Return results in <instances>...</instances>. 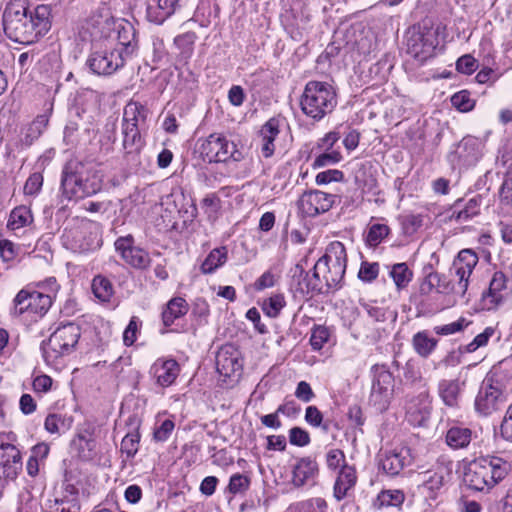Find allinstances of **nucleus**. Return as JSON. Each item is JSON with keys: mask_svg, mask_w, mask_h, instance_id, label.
I'll use <instances>...</instances> for the list:
<instances>
[{"mask_svg": "<svg viewBox=\"0 0 512 512\" xmlns=\"http://www.w3.org/2000/svg\"><path fill=\"white\" fill-rule=\"evenodd\" d=\"M438 340L430 337L427 330L417 332L412 338V345L416 353L423 357H429L437 347Z\"/></svg>", "mask_w": 512, "mask_h": 512, "instance_id": "nucleus-37", "label": "nucleus"}, {"mask_svg": "<svg viewBox=\"0 0 512 512\" xmlns=\"http://www.w3.org/2000/svg\"><path fill=\"white\" fill-rule=\"evenodd\" d=\"M306 422L313 427H322L327 432L328 424H323V414L316 406H308L305 411Z\"/></svg>", "mask_w": 512, "mask_h": 512, "instance_id": "nucleus-59", "label": "nucleus"}, {"mask_svg": "<svg viewBox=\"0 0 512 512\" xmlns=\"http://www.w3.org/2000/svg\"><path fill=\"white\" fill-rule=\"evenodd\" d=\"M117 30V47H114L122 54L123 58L127 61L131 59L138 50L137 32L132 23L126 20H119L116 22Z\"/></svg>", "mask_w": 512, "mask_h": 512, "instance_id": "nucleus-21", "label": "nucleus"}, {"mask_svg": "<svg viewBox=\"0 0 512 512\" xmlns=\"http://www.w3.org/2000/svg\"><path fill=\"white\" fill-rule=\"evenodd\" d=\"M199 153L203 161L208 163L226 162L229 159L240 161L243 158L242 153L236 149L235 143L220 133H212L203 139L199 146Z\"/></svg>", "mask_w": 512, "mask_h": 512, "instance_id": "nucleus-8", "label": "nucleus"}, {"mask_svg": "<svg viewBox=\"0 0 512 512\" xmlns=\"http://www.w3.org/2000/svg\"><path fill=\"white\" fill-rule=\"evenodd\" d=\"M231 350L232 347H223L216 355V369L224 377H231L241 368L238 358Z\"/></svg>", "mask_w": 512, "mask_h": 512, "instance_id": "nucleus-35", "label": "nucleus"}, {"mask_svg": "<svg viewBox=\"0 0 512 512\" xmlns=\"http://www.w3.org/2000/svg\"><path fill=\"white\" fill-rule=\"evenodd\" d=\"M228 259V250L225 246L214 248L202 262L200 270L203 274H212L222 267Z\"/></svg>", "mask_w": 512, "mask_h": 512, "instance_id": "nucleus-36", "label": "nucleus"}, {"mask_svg": "<svg viewBox=\"0 0 512 512\" xmlns=\"http://www.w3.org/2000/svg\"><path fill=\"white\" fill-rule=\"evenodd\" d=\"M114 246L116 252L130 266L145 269L150 265L151 259L148 252L135 246V240L131 234L117 238Z\"/></svg>", "mask_w": 512, "mask_h": 512, "instance_id": "nucleus-15", "label": "nucleus"}, {"mask_svg": "<svg viewBox=\"0 0 512 512\" xmlns=\"http://www.w3.org/2000/svg\"><path fill=\"white\" fill-rule=\"evenodd\" d=\"M465 381L457 379H441L437 385V393L443 404L452 409L459 408Z\"/></svg>", "mask_w": 512, "mask_h": 512, "instance_id": "nucleus-26", "label": "nucleus"}, {"mask_svg": "<svg viewBox=\"0 0 512 512\" xmlns=\"http://www.w3.org/2000/svg\"><path fill=\"white\" fill-rule=\"evenodd\" d=\"M499 194L501 204L512 210V166L505 173Z\"/></svg>", "mask_w": 512, "mask_h": 512, "instance_id": "nucleus-53", "label": "nucleus"}, {"mask_svg": "<svg viewBox=\"0 0 512 512\" xmlns=\"http://www.w3.org/2000/svg\"><path fill=\"white\" fill-rule=\"evenodd\" d=\"M80 509L79 492L73 485H67L46 504V512H80Z\"/></svg>", "mask_w": 512, "mask_h": 512, "instance_id": "nucleus-23", "label": "nucleus"}, {"mask_svg": "<svg viewBox=\"0 0 512 512\" xmlns=\"http://www.w3.org/2000/svg\"><path fill=\"white\" fill-rule=\"evenodd\" d=\"M451 461H438L435 470L427 471L423 475V488L429 492L430 498H436L438 492L443 488L452 474Z\"/></svg>", "mask_w": 512, "mask_h": 512, "instance_id": "nucleus-20", "label": "nucleus"}, {"mask_svg": "<svg viewBox=\"0 0 512 512\" xmlns=\"http://www.w3.org/2000/svg\"><path fill=\"white\" fill-rule=\"evenodd\" d=\"M43 185V175L40 172L32 173L25 182L24 194L36 195L40 192Z\"/></svg>", "mask_w": 512, "mask_h": 512, "instance_id": "nucleus-63", "label": "nucleus"}, {"mask_svg": "<svg viewBox=\"0 0 512 512\" xmlns=\"http://www.w3.org/2000/svg\"><path fill=\"white\" fill-rule=\"evenodd\" d=\"M292 279L290 283V288L294 293H299L301 296H305L309 294V291H305V284L307 282L308 273L305 271L304 267L301 264H296L295 267L291 270Z\"/></svg>", "mask_w": 512, "mask_h": 512, "instance_id": "nucleus-46", "label": "nucleus"}, {"mask_svg": "<svg viewBox=\"0 0 512 512\" xmlns=\"http://www.w3.org/2000/svg\"><path fill=\"white\" fill-rule=\"evenodd\" d=\"M344 179V173L338 169H328L316 175L317 185H326L331 182H340Z\"/></svg>", "mask_w": 512, "mask_h": 512, "instance_id": "nucleus-61", "label": "nucleus"}, {"mask_svg": "<svg viewBox=\"0 0 512 512\" xmlns=\"http://www.w3.org/2000/svg\"><path fill=\"white\" fill-rule=\"evenodd\" d=\"M373 380L369 403L376 411L385 412L391 403L394 392V376L385 366L375 365L372 368Z\"/></svg>", "mask_w": 512, "mask_h": 512, "instance_id": "nucleus-9", "label": "nucleus"}, {"mask_svg": "<svg viewBox=\"0 0 512 512\" xmlns=\"http://www.w3.org/2000/svg\"><path fill=\"white\" fill-rule=\"evenodd\" d=\"M196 39L197 35L192 31L175 37L174 44L180 50V56L185 61H187L192 56Z\"/></svg>", "mask_w": 512, "mask_h": 512, "instance_id": "nucleus-42", "label": "nucleus"}, {"mask_svg": "<svg viewBox=\"0 0 512 512\" xmlns=\"http://www.w3.org/2000/svg\"><path fill=\"white\" fill-rule=\"evenodd\" d=\"M189 311V304L182 297H173L164 306L161 318L164 327L168 328L174 324L177 319L184 317Z\"/></svg>", "mask_w": 512, "mask_h": 512, "instance_id": "nucleus-33", "label": "nucleus"}, {"mask_svg": "<svg viewBox=\"0 0 512 512\" xmlns=\"http://www.w3.org/2000/svg\"><path fill=\"white\" fill-rule=\"evenodd\" d=\"M478 68L477 60L469 54L461 56L456 62L458 72L470 75Z\"/></svg>", "mask_w": 512, "mask_h": 512, "instance_id": "nucleus-64", "label": "nucleus"}, {"mask_svg": "<svg viewBox=\"0 0 512 512\" xmlns=\"http://www.w3.org/2000/svg\"><path fill=\"white\" fill-rule=\"evenodd\" d=\"M379 275V263L362 261L358 271V278L365 283L373 282Z\"/></svg>", "mask_w": 512, "mask_h": 512, "instance_id": "nucleus-56", "label": "nucleus"}, {"mask_svg": "<svg viewBox=\"0 0 512 512\" xmlns=\"http://www.w3.org/2000/svg\"><path fill=\"white\" fill-rule=\"evenodd\" d=\"M377 458L379 468L391 477L399 475L404 468L411 466L414 461L412 449L403 444L381 449Z\"/></svg>", "mask_w": 512, "mask_h": 512, "instance_id": "nucleus-12", "label": "nucleus"}, {"mask_svg": "<svg viewBox=\"0 0 512 512\" xmlns=\"http://www.w3.org/2000/svg\"><path fill=\"white\" fill-rule=\"evenodd\" d=\"M357 482L356 470L353 466H343L336 478L333 494L337 501H341L349 495Z\"/></svg>", "mask_w": 512, "mask_h": 512, "instance_id": "nucleus-31", "label": "nucleus"}, {"mask_svg": "<svg viewBox=\"0 0 512 512\" xmlns=\"http://www.w3.org/2000/svg\"><path fill=\"white\" fill-rule=\"evenodd\" d=\"M70 248L76 253H88L99 249L102 238L98 227L93 223H86L67 235Z\"/></svg>", "mask_w": 512, "mask_h": 512, "instance_id": "nucleus-14", "label": "nucleus"}, {"mask_svg": "<svg viewBox=\"0 0 512 512\" xmlns=\"http://www.w3.org/2000/svg\"><path fill=\"white\" fill-rule=\"evenodd\" d=\"M337 105V94L334 87L321 81H309L300 99L302 112L309 118L320 121L332 113Z\"/></svg>", "mask_w": 512, "mask_h": 512, "instance_id": "nucleus-5", "label": "nucleus"}, {"mask_svg": "<svg viewBox=\"0 0 512 512\" xmlns=\"http://www.w3.org/2000/svg\"><path fill=\"white\" fill-rule=\"evenodd\" d=\"M468 324H469V322L464 317H461L455 322L441 325V326H435L434 332L437 335H441V336L452 335L454 333L462 331L465 327L468 326Z\"/></svg>", "mask_w": 512, "mask_h": 512, "instance_id": "nucleus-57", "label": "nucleus"}, {"mask_svg": "<svg viewBox=\"0 0 512 512\" xmlns=\"http://www.w3.org/2000/svg\"><path fill=\"white\" fill-rule=\"evenodd\" d=\"M140 442V434L137 429L128 432L121 442V451L125 453L128 458H132L138 451Z\"/></svg>", "mask_w": 512, "mask_h": 512, "instance_id": "nucleus-50", "label": "nucleus"}, {"mask_svg": "<svg viewBox=\"0 0 512 512\" xmlns=\"http://www.w3.org/2000/svg\"><path fill=\"white\" fill-rule=\"evenodd\" d=\"M126 63L122 54L112 47H92L86 59V67L97 76H110Z\"/></svg>", "mask_w": 512, "mask_h": 512, "instance_id": "nucleus-10", "label": "nucleus"}, {"mask_svg": "<svg viewBox=\"0 0 512 512\" xmlns=\"http://www.w3.org/2000/svg\"><path fill=\"white\" fill-rule=\"evenodd\" d=\"M318 464L310 456L298 458L292 469V484L299 488L314 482L318 475Z\"/></svg>", "mask_w": 512, "mask_h": 512, "instance_id": "nucleus-25", "label": "nucleus"}, {"mask_svg": "<svg viewBox=\"0 0 512 512\" xmlns=\"http://www.w3.org/2000/svg\"><path fill=\"white\" fill-rule=\"evenodd\" d=\"M482 200L481 195H475L465 202L462 200L457 201L453 207L450 219L461 224L470 221L480 214Z\"/></svg>", "mask_w": 512, "mask_h": 512, "instance_id": "nucleus-30", "label": "nucleus"}, {"mask_svg": "<svg viewBox=\"0 0 512 512\" xmlns=\"http://www.w3.org/2000/svg\"><path fill=\"white\" fill-rule=\"evenodd\" d=\"M180 365L173 358H158L150 368V375L160 387L171 386L180 373Z\"/></svg>", "mask_w": 512, "mask_h": 512, "instance_id": "nucleus-22", "label": "nucleus"}, {"mask_svg": "<svg viewBox=\"0 0 512 512\" xmlns=\"http://www.w3.org/2000/svg\"><path fill=\"white\" fill-rule=\"evenodd\" d=\"M51 11L49 5L41 4L29 11L23 0L11 1L3 13L4 32L14 42L35 43L51 29Z\"/></svg>", "mask_w": 512, "mask_h": 512, "instance_id": "nucleus-1", "label": "nucleus"}, {"mask_svg": "<svg viewBox=\"0 0 512 512\" xmlns=\"http://www.w3.org/2000/svg\"><path fill=\"white\" fill-rule=\"evenodd\" d=\"M323 152L319 154L313 164L312 167L314 169L322 168L325 166L333 165L339 163L342 160V155L338 150H322Z\"/></svg>", "mask_w": 512, "mask_h": 512, "instance_id": "nucleus-54", "label": "nucleus"}, {"mask_svg": "<svg viewBox=\"0 0 512 512\" xmlns=\"http://www.w3.org/2000/svg\"><path fill=\"white\" fill-rule=\"evenodd\" d=\"M289 441L298 447L307 446L311 439L309 433L301 427H293L289 430Z\"/></svg>", "mask_w": 512, "mask_h": 512, "instance_id": "nucleus-62", "label": "nucleus"}, {"mask_svg": "<svg viewBox=\"0 0 512 512\" xmlns=\"http://www.w3.org/2000/svg\"><path fill=\"white\" fill-rule=\"evenodd\" d=\"M92 291L96 298L102 302H107L113 295V286L111 282L103 276H95L92 281Z\"/></svg>", "mask_w": 512, "mask_h": 512, "instance_id": "nucleus-44", "label": "nucleus"}, {"mask_svg": "<svg viewBox=\"0 0 512 512\" xmlns=\"http://www.w3.org/2000/svg\"><path fill=\"white\" fill-rule=\"evenodd\" d=\"M175 428V424L170 419H165L156 426L153 432V438L157 442H165L170 437L171 433Z\"/></svg>", "mask_w": 512, "mask_h": 512, "instance_id": "nucleus-60", "label": "nucleus"}, {"mask_svg": "<svg viewBox=\"0 0 512 512\" xmlns=\"http://www.w3.org/2000/svg\"><path fill=\"white\" fill-rule=\"evenodd\" d=\"M286 305L282 294H274L263 302L262 309L270 318H276Z\"/></svg>", "mask_w": 512, "mask_h": 512, "instance_id": "nucleus-48", "label": "nucleus"}, {"mask_svg": "<svg viewBox=\"0 0 512 512\" xmlns=\"http://www.w3.org/2000/svg\"><path fill=\"white\" fill-rule=\"evenodd\" d=\"M406 420L414 427L426 426L432 412L431 400L425 392L411 398L405 406Z\"/></svg>", "mask_w": 512, "mask_h": 512, "instance_id": "nucleus-19", "label": "nucleus"}, {"mask_svg": "<svg viewBox=\"0 0 512 512\" xmlns=\"http://www.w3.org/2000/svg\"><path fill=\"white\" fill-rule=\"evenodd\" d=\"M122 148L123 158L131 168L141 164L140 154L145 145V141L141 136V130L137 128L122 127Z\"/></svg>", "mask_w": 512, "mask_h": 512, "instance_id": "nucleus-18", "label": "nucleus"}, {"mask_svg": "<svg viewBox=\"0 0 512 512\" xmlns=\"http://www.w3.org/2000/svg\"><path fill=\"white\" fill-rule=\"evenodd\" d=\"M347 266V254L344 245L339 241L332 242L325 254L316 262V271L322 272L323 280L330 292L342 288Z\"/></svg>", "mask_w": 512, "mask_h": 512, "instance_id": "nucleus-7", "label": "nucleus"}, {"mask_svg": "<svg viewBox=\"0 0 512 512\" xmlns=\"http://www.w3.org/2000/svg\"><path fill=\"white\" fill-rule=\"evenodd\" d=\"M511 468V463L501 457H478L464 466L463 483L472 491L488 493L506 478Z\"/></svg>", "mask_w": 512, "mask_h": 512, "instance_id": "nucleus-3", "label": "nucleus"}, {"mask_svg": "<svg viewBox=\"0 0 512 512\" xmlns=\"http://www.w3.org/2000/svg\"><path fill=\"white\" fill-rule=\"evenodd\" d=\"M250 483L251 481L248 476L235 473L230 477L227 489L231 494H242L249 489Z\"/></svg>", "mask_w": 512, "mask_h": 512, "instance_id": "nucleus-52", "label": "nucleus"}, {"mask_svg": "<svg viewBox=\"0 0 512 512\" xmlns=\"http://www.w3.org/2000/svg\"><path fill=\"white\" fill-rule=\"evenodd\" d=\"M507 287V277L501 271L493 274L489 287L483 292L481 306L485 310L495 309L504 300L503 291Z\"/></svg>", "mask_w": 512, "mask_h": 512, "instance_id": "nucleus-24", "label": "nucleus"}, {"mask_svg": "<svg viewBox=\"0 0 512 512\" xmlns=\"http://www.w3.org/2000/svg\"><path fill=\"white\" fill-rule=\"evenodd\" d=\"M30 296L31 291L28 289L20 290L14 298L13 314L16 316L22 315L25 312H30Z\"/></svg>", "mask_w": 512, "mask_h": 512, "instance_id": "nucleus-55", "label": "nucleus"}, {"mask_svg": "<svg viewBox=\"0 0 512 512\" xmlns=\"http://www.w3.org/2000/svg\"><path fill=\"white\" fill-rule=\"evenodd\" d=\"M72 419L62 414L52 413L49 414L44 422L46 431L51 434H60L65 432L71 427Z\"/></svg>", "mask_w": 512, "mask_h": 512, "instance_id": "nucleus-41", "label": "nucleus"}, {"mask_svg": "<svg viewBox=\"0 0 512 512\" xmlns=\"http://www.w3.org/2000/svg\"><path fill=\"white\" fill-rule=\"evenodd\" d=\"M182 6V0H156L147 6V19L149 22L161 25L176 13Z\"/></svg>", "mask_w": 512, "mask_h": 512, "instance_id": "nucleus-29", "label": "nucleus"}, {"mask_svg": "<svg viewBox=\"0 0 512 512\" xmlns=\"http://www.w3.org/2000/svg\"><path fill=\"white\" fill-rule=\"evenodd\" d=\"M389 232L390 229L387 225L380 223L373 224L369 227L366 235V243L371 247H375L388 236Z\"/></svg>", "mask_w": 512, "mask_h": 512, "instance_id": "nucleus-49", "label": "nucleus"}, {"mask_svg": "<svg viewBox=\"0 0 512 512\" xmlns=\"http://www.w3.org/2000/svg\"><path fill=\"white\" fill-rule=\"evenodd\" d=\"M322 272L316 271V264L313 267V273L310 277L308 275L307 282L305 284V291H309L311 294H328L330 290L326 287V281L320 279Z\"/></svg>", "mask_w": 512, "mask_h": 512, "instance_id": "nucleus-51", "label": "nucleus"}, {"mask_svg": "<svg viewBox=\"0 0 512 512\" xmlns=\"http://www.w3.org/2000/svg\"><path fill=\"white\" fill-rule=\"evenodd\" d=\"M374 165L370 160L357 161L353 166V176L358 186H371L374 182Z\"/></svg>", "mask_w": 512, "mask_h": 512, "instance_id": "nucleus-38", "label": "nucleus"}, {"mask_svg": "<svg viewBox=\"0 0 512 512\" xmlns=\"http://www.w3.org/2000/svg\"><path fill=\"white\" fill-rule=\"evenodd\" d=\"M148 108L137 101L128 102L123 111L122 127L137 128L145 130L147 128Z\"/></svg>", "mask_w": 512, "mask_h": 512, "instance_id": "nucleus-28", "label": "nucleus"}, {"mask_svg": "<svg viewBox=\"0 0 512 512\" xmlns=\"http://www.w3.org/2000/svg\"><path fill=\"white\" fill-rule=\"evenodd\" d=\"M510 391H512V358L500 362L483 379L475 398L476 412L488 416L501 410L507 402Z\"/></svg>", "mask_w": 512, "mask_h": 512, "instance_id": "nucleus-2", "label": "nucleus"}, {"mask_svg": "<svg viewBox=\"0 0 512 512\" xmlns=\"http://www.w3.org/2000/svg\"><path fill=\"white\" fill-rule=\"evenodd\" d=\"M484 143L481 139L474 136L464 137L455 147L448 158L450 163L455 167H471L474 166L482 157Z\"/></svg>", "mask_w": 512, "mask_h": 512, "instance_id": "nucleus-13", "label": "nucleus"}, {"mask_svg": "<svg viewBox=\"0 0 512 512\" xmlns=\"http://www.w3.org/2000/svg\"><path fill=\"white\" fill-rule=\"evenodd\" d=\"M281 119L272 117L267 120L258 132L261 153L265 158H270L275 152V140L280 134Z\"/></svg>", "mask_w": 512, "mask_h": 512, "instance_id": "nucleus-27", "label": "nucleus"}, {"mask_svg": "<svg viewBox=\"0 0 512 512\" xmlns=\"http://www.w3.org/2000/svg\"><path fill=\"white\" fill-rule=\"evenodd\" d=\"M389 275L393 279L397 288L401 289L408 285L412 279V271L406 263H397L391 267Z\"/></svg>", "mask_w": 512, "mask_h": 512, "instance_id": "nucleus-45", "label": "nucleus"}, {"mask_svg": "<svg viewBox=\"0 0 512 512\" xmlns=\"http://www.w3.org/2000/svg\"><path fill=\"white\" fill-rule=\"evenodd\" d=\"M30 313L45 314L52 305V295L40 291H31Z\"/></svg>", "mask_w": 512, "mask_h": 512, "instance_id": "nucleus-43", "label": "nucleus"}, {"mask_svg": "<svg viewBox=\"0 0 512 512\" xmlns=\"http://www.w3.org/2000/svg\"><path fill=\"white\" fill-rule=\"evenodd\" d=\"M336 198L337 196L334 194L325 193L320 190H310L301 195L298 205L303 214L315 217L330 210Z\"/></svg>", "mask_w": 512, "mask_h": 512, "instance_id": "nucleus-16", "label": "nucleus"}, {"mask_svg": "<svg viewBox=\"0 0 512 512\" xmlns=\"http://www.w3.org/2000/svg\"><path fill=\"white\" fill-rule=\"evenodd\" d=\"M404 499L405 496L401 490H383L374 501V506L378 509L384 507H398L404 502Z\"/></svg>", "mask_w": 512, "mask_h": 512, "instance_id": "nucleus-40", "label": "nucleus"}, {"mask_svg": "<svg viewBox=\"0 0 512 512\" xmlns=\"http://www.w3.org/2000/svg\"><path fill=\"white\" fill-rule=\"evenodd\" d=\"M326 464L331 470H337L338 468L342 469L343 466H348L346 464L344 452L336 448L330 449L326 453Z\"/></svg>", "mask_w": 512, "mask_h": 512, "instance_id": "nucleus-58", "label": "nucleus"}, {"mask_svg": "<svg viewBox=\"0 0 512 512\" xmlns=\"http://www.w3.org/2000/svg\"><path fill=\"white\" fill-rule=\"evenodd\" d=\"M438 45V37L434 30L429 28H413L408 31L406 46L407 53L420 63L434 55Z\"/></svg>", "mask_w": 512, "mask_h": 512, "instance_id": "nucleus-11", "label": "nucleus"}, {"mask_svg": "<svg viewBox=\"0 0 512 512\" xmlns=\"http://www.w3.org/2000/svg\"><path fill=\"white\" fill-rule=\"evenodd\" d=\"M479 262L478 254L473 249H462L453 261V270L458 277V289L465 294L469 284V278Z\"/></svg>", "mask_w": 512, "mask_h": 512, "instance_id": "nucleus-17", "label": "nucleus"}, {"mask_svg": "<svg viewBox=\"0 0 512 512\" xmlns=\"http://www.w3.org/2000/svg\"><path fill=\"white\" fill-rule=\"evenodd\" d=\"M33 222V215L27 206L21 205L15 207L9 216L7 227L11 230H17L30 225Z\"/></svg>", "mask_w": 512, "mask_h": 512, "instance_id": "nucleus-39", "label": "nucleus"}, {"mask_svg": "<svg viewBox=\"0 0 512 512\" xmlns=\"http://www.w3.org/2000/svg\"><path fill=\"white\" fill-rule=\"evenodd\" d=\"M331 336L328 327L323 325H315L311 330L310 345L314 351L321 350L329 341Z\"/></svg>", "mask_w": 512, "mask_h": 512, "instance_id": "nucleus-47", "label": "nucleus"}, {"mask_svg": "<svg viewBox=\"0 0 512 512\" xmlns=\"http://www.w3.org/2000/svg\"><path fill=\"white\" fill-rule=\"evenodd\" d=\"M102 185V174L80 161L71 160L62 170L61 189L68 200L95 195Z\"/></svg>", "mask_w": 512, "mask_h": 512, "instance_id": "nucleus-4", "label": "nucleus"}, {"mask_svg": "<svg viewBox=\"0 0 512 512\" xmlns=\"http://www.w3.org/2000/svg\"><path fill=\"white\" fill-rule=\"evenodd\" d=\"M81 336L80 326L68 322L57 327L50 337L41 344V351L46 364L56 366L59 361L70 355L76 348Z\"/></svg>", "mask_w": 512, "mask_h": 512, "instance_id": "nucleus-6", "label": "nucleus"}, {"mask_svg": "<svg viewBox=\"0 0 512 512\" xmlns=\"http://www.w3.org/2000/svg\"><path fill=\"white\" fill-rule=\"evenodd\" d=\"M474 432L463 425H451L445 434V443L453 450L465 449L471 443Z\"/></svg>", "mask_w": 512, "mask_h": 512, "instance_id": "nucleus-32", "label": "nucleus"}, {"mask_svg": "<svg viewBox=\"0 0 512 512\" xmlns=\"http://www.w3.org/2000/svg\"><path fill=\"white\" fill-rule=\"evenodd\" d=\"M71 447L83 461H90L97 455V443L92 435L85 431L79 433L71 442Z\"/></svg>", "mask_w": 512, "mask_h": 512, "instance_id": "nucleus-34", "label": "nucleus"}]
</instances>
